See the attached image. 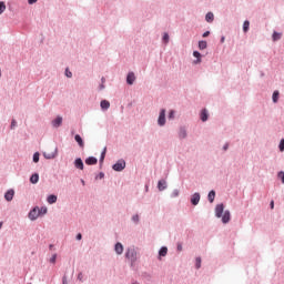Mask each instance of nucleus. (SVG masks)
Segmentation results:
<instances>
[{
  "label": "nucleus",
  "mask_w": 284,
  "mask_h": 284,
  "mask_svg": "<svg viewBox=\"0 0 284 284\" xmlns=\"http://www.w3.org/2000/svg\"><path fill=\"white\" fill-rule=\"evenodd\" d=\"M278 179H281L282 183H284V172L281 171L278 174H277Z\"/></svg>",
  "instance_id": "nucleus-34"
},
{
  "label": "nucleus",
  "mask_w": 284,
  "mask_h": 284,
  "mask_svg": "<svg viewBox=\"0 0 284 284\" xmlns=\"http://www.w3.org/2000/svg\"><path fill=\"white\" fill-rule=\"evenodd\" d=\"M98 162L99 160H97L94 156H90L85 160L87 165H97Z\"/></svg>",
  "instance_id": "nucleus-9"
},
{
  "label": "nucleus",
  "mask_w": 284,
  "mask_h": 284,
  "mask_svg": "<svg viewBox=\"0 0 284 284\" xmlns=\"http://www.w3.org/2000/svg\"><path fill=\"white\" fill-rule=\"evenodd\" d=\"M247 30H250V21H244V23H243V31L244 32H247Z\"/></svg>",
  "instance_id": "nucleus-29"
},
{
  "label": "nucleus",
  "mask_w": 284,
  "mask_h": 284,
  "mask_svg": "<svg viewBox=\"0 0 284 284\" xmlns=\"http://www.w3.org/2000/svg\"><path fill=\"white\" fill-rule=\"evenodd\" d=\"M178 250H180V251H181V250H182V246H181V245H179V246H178Z\"/></svg>",
  "instance_id": "nucleus-54"
},
{
  "label": "nucleus",
  "mask_w": 284,
  "mask_h": 284,
  "mask_svg": "<svg viewBox=\"0 0 284 284\" xmlns=\"http://www.w3.org/2000/svg\"><path fill=\"white\" fill-rule=\"evenodd\" d=\"M159 125H165V109H162L158 120Z\"/></svg>",
  "instance_id": "nucleus-6"
},
{
  "label": "nucleus",
  "mask_w": 284,
  "mask_h": 284,
  "mask_svg": "<svg viewBox=\"0 0 284 284\" xmlns=\"http://www.w3.org/2000/svg\"><path fill=\"white\" fill-rule=\"evenodd\" d=\"M6 12V2L0 1V14H3Z\"/></svg>",
  "instance_id": "nucleus-28"
},
{
  "label": "nucleus",
  "mask_w": 284,
  "mask_h": 284,
  "mask_svg": "<svg viewBox=\"0 0 284 284\" xmlns=\"http://www.w3.org/2000/svg\"><path fill=\"white\" fill-rule=\"evenodd\" d=\"M33 163H39V152L33 154Z\"/></svg>",
  "instance_id": "nucleus-32"
},
{
  "label": "nucleus",
  "mask_w": 284,
  "mask_h": 284,
  "mask_svg": "<svg viewBox=\"0 0 284 284\" xmlns=\"http://www.w3.org/2000/svg\"><path fill=\"white\" fill-rule=\"evenodd\" d=\"M74 139L81 148H85V143H83V139L81 138V135L77 134Z\"/></svg>",
  "instance_id": "nucleus-17"
},
{
  "label": "nucleus",
  "mask_w": 284,
  "mask_h": 284,
  "mask_svg": "<svg viewBox=\"0 0 284 284\" xmlns=\"http://www.w3.org/2000/svg\"><path fill=\"white\" fill-rule=\"evenodd\" d=\"M77 239H78V241H81V239H82L81 233H79V234L77 235Z\"/></svg>",
  "instance_id": "nucleus-47"
},
{
  "label": "nucleus",
  "mask_w": 284,
  "mask_h": 284,
  "mask_svg": "<svg viewBox=\"0 0 284 284\" xmlns=\"http://www.w3.org/2000/svg\"><path fill=\"white\" fill-rule=\"evenodd\" d=\"M40 215H41V211L37 206V207H34L33 210L30 211L29 219H30V221H37Z\"/></svg>",
  "instance_id": "nucleus-2"
},
{
  "label": "nucleus",
  "mask_w": 284,
  "mask_h": 284,
  "mask_svg": "<svg viewBox=\"0 0 284 284\" xmlns=\"http://www.w3.org/2000/svg\"><path fill=\"white\" fill-rule=\"evenodd\" d=\"M273 103H278V91L273 92Z\"/></svg>",
  "instance_id": "nucleus-30"
},
{
  "label": "nucleus",
  "mask_w": 284,
  "mask_h": 284,
  "mask_svg": "<svg viewBox=\"0 0 284 284\" xmlns=\"http://www.w3.org/2000/svg\"><path fill=\"white\" fill-rule=\"evenodd\" d=\"M203 37H204V38H205V37H210V31L204 32V33H203Z\"/></svg>",
  "instance_id": "nucleus-45"
},
{
  "label": "nucleus",
  "mask_w": 284,
  "mask_h": 284,
  "mask_svg": "<svg viewBox=\"0 0 284 284\" xmlns=\"http://www.w3.org/2000/svg\"><path fill=\"white\" fill-rule=\"evenodd\" d=\"M104 159H105V149H104V151L102 152V155H101L100 161L103 162Z\"/></svg>",
  "instance_id": "nucleus-42"
},
{
  "label": "nucleus",
  "mask_w": 284,
  "mask_h": 284,
  "mask_svg": "<svg viewBox=\"0 0 284 284\" xmlns=\"http://www.w3.org/2000/svg\"><path fill=\"white\" fill-rule=\"evenodd\" d=\"M57 154H59V149H57V148H53L52 151L43 152L44 159H57Z\"/></svg>",
  "instance_id": "nucleus-1"
},
{
  "label": "nucleus",
  "mask_w": 284,
  "mask_h": 284,
  "mask_svg": "<svg viewBox=\"0 0 284 284\" xmlns=\"http://www.w3.org/2000/svg\"><path fill=\"white\" fill-rule=\"evenodd\" d=\"M103 88H105V85H103V83L100 85V90H103Z\"/></svg>",
  "instance_id": "nucleus-49"
},
{
  "label": "nucleus",
  "mask_w": 284,
  "mask_h": 284,
  "mask_svg": "<svg viewBox=\"0 0 284 284\" xmlns=\"http://www.w3.org/2000/svg\"><path fill=\"white\" fill-rule=\"evenodd\" d=\"M169 119H174V110L170 111Z\"/></svg>",
  "instance_id": "nucleus-41"
},
{
  "label": "nucleus",
  "mask_w": 284,
  "mask_h": 284,
  "mask_svg": "<svg viewBox=\"0 0 284 284\" xmlns=\"http://www.w3.org/2000/svg\"><path fill=\"white\" fill-rule=\"evenodd\" d=\"M6 201H12L14 199V191L10 190L4 194Z\"/></svg>",
  "instance_id": "nucleus-12"
},
{
  "label": "nucleus",
  "mask_w": 284,
  "mask_h": 284,
  "mask_svg": "<svg viewBox=\"0 0 284 284\" xmlns=\"http://www.w3.org/2000/svg\"><path fill=\"white\" fill-rule=\"evenodd\" d=\"M40 214H48V209L47 207H42L40 210Z\"/></svg>",
  "instance_id": "nucleus-39"
},
{
  "label": "nucleus",
  "mask_w": 284,
  "mask_h": 284,
  "mask_svg": "<svg viewBox=\"0 0 284 284\" xmlns=\"http://www.w3.org/2000/svg\"><path fill=\"white\" fill-rule=\"evenodd\" d=\"M3 227V222H0V230Z\"/></svg>",
  "instance_id": "nucleus-51"
},
{
  "label": "nucleus",
  "mask_w": 284,
  "mask_h": 284,
  "mask_svg": "<svg viewBox=\"0 0 284 284\" xmlns=\"http://www.w3.org/2000/svg\"><path fill=\"white\" fill-rule=\"evenodd\" d=\"M113 170L115 172H123L125 170V160H119L114 165Z\"/></svg>",
  "instance_id": "nucleus-4"
},
{
  "label": "nucleus",
  "mask_w": 284,
  "mask_h": 284,
  "mask_svg": "<svg viewBox=\"0 0 284 284\" xmlns=\"http://www.w3.org/2000/svg\"><path fill=\"white\" fill-rule=\"evenodd\" d=\"M281 37H283V34L275 31V32L273 33V41H278V40H281Z\"/></svg>",
  "instance_id": "nucleus-23"
},
{
  "label": "nucleus",
  "mask_w": 284,
  "mask_h": 284,
  "mask_svg": "<svg viewBox=\"0 0 284 284\" xmlns=\"http://www.w3.org/2000/svg\"><path fill=\"white\" fill-rule=\"evenodd\" d=\"M207 110L203 109L201 112V121L205 122L207 121Z\"/></svg>",
  "instance_id": "nucleus-20"
},
{
  "label": "nucleus",
  "mask_w": 284,
  "mask_h": 284,
  "mask_svg": "<svg viewBox=\"0 0 284 284\" xmlns=\"http://www.w3.org/2000/svg\"><path fill=\"white\" fill-rule=\"evenodd\" d=\"M50 263H57V254H53L50 258Z\"/></svg>",
  "instance_id": "nucleus-38"
},
{
  "label": "nucleus",
  "mask_w": 284,
  "mask_h": 284,
  "mask_svg": "<svg viewBox=\"0 0 284 284\" xmlns=\"http://www.w3.org/2000/svg\"><path fill=\"white\" fill-rule=\"evenodd\" d=\"M173 196H179V191H178V190H175V191L173 192Z\"/></svg>",
  "instance_id": "nucleus-46"
},
{
  "label": "nucleus",
  "mask_w": 284,
  "mask_h": 284,
  "mask_svg": "<svg viewBox=\"0 0 284 284\" xmlns=\"http://www.w3.org/2000/svg\"><path fill=\"white\" fill-rule=\"evenodd\" d=\"M65 77H68V79H72V72H70V70H65Z\"/></svg>",
  "instance_id": "nucleus-36"
},
{
  "label": "nucleus",
  "mask_w": 284,
  "mask_h": 284,
  "mask_svg": "<svg viewBox=\"0 0 284 284\" xmlns=\"http://www.w3.org/2000/svg\"><path fill=\"white\" fill-rule=\"evenodd\" d=\"M125 257L131 261V263H135L136 261V251L134 248H129L125 253Z\"/></svg>",
  "instance_id": "nucleus-3"
},
{
  "label": "nucleus",
  "mask_w": 284,
  "mask_h": 284,
  "mask_svg": "<svg viewBox=\"0 0 284 284\" xmlns=\"http://www.w3.org/2000/svg\"><path fill=\"white\" fill-rule=\"evenodd\" d=\"M47 201L50 205H52V203L57 201V195H49Z\"/></svg>",
  "instance_id": "nucleus-22"
},
{
  "label": "nucleus",
  "mask_w": 284,
  "mask_h": 284,
  "mask_svg": "<svg viewBox=\"0 0 284 284\" xmlns=\"http://www.w3.org/2000/svg\"><path fill=\"white\" fill-rule=\"evenodd\" d=\"M30 183H32L33 185L39 183V173H34L31 175Z\"/></svg>",
  "instance_id": "nucleus-15"
},
{
  "label": "nucleus",
  "mask_w": 284,
  "mask_h": 284,
  "mask_svg": "<svg viewBox=\"0 0 284 284\" xmlns=\"http://www.w3.org/2000/svg\"><path fill=\"white\" fill-rule=\"evenodd\" d=\"M165 187H166L165 180H160L158 183V189L160 190V192H163V190H165Z\"/></svg>",
  "instance_id": "nucleus-16"
},
{
  "label": "nucleus",
  "mask_w": 284,
  "mask_h": 284,
  "mask_svg": "<svg viewBox=\"0 0 284 284\" xmlns=\"http://www.w3.org/2000/svg\"><path fill=\"white\" fill-rule=\"evenodd\" d=\"M230 211H225L224 214L222 215V223H230Z\"/></svg>",
  "instance_id": "nucleus-11"
},
{
  "label": "nucleus",
  "mask_w": 284,
  "mask_h": 284,
  "mask_svg": "<svg viewBox=\"0 0 284 284\" xmlns=\"http://www.w3.org/2000/svg\"><path fill=\"white\" fill-rule=\"evenodd\" d=\"M224 210H225V206H223V204H217L215 207V216H217V219H221V216H223Z\"/></svg>",
  "instance_id": "nucleus-5"
},
{
  "label": "nucleus",
  "mask_w": 284,
  "mask_h": 284,
  "mask_svg": "<svg viewBox=\"0 0 284 284\" xmlns=\"http://www.w3.org/2000/svg\"><path fill=\"white\" fill-rule=\"evenodd\" d=\"M224 41H225V38H222V39H221V42L223 43Z\"/></svg>",
  "instance_id": "nucleus-53"
},
{
  "label": "nucleus",
  "mask_w": 284,
  "mask_h": 284,
  "mask_svg": "<svg viewBox=\"0 0 284 284\" xmlns=\"http://www.w3.org/2000/svg\"><path fill=\"white\" fill-rule=\"evenodd\" d=\"M132 221H133L134 223H139V215H133V216H132Z\"/></svg>",
  "instance_id": "nucleus-40"
},
{
  "label": "nucleus",
  "mask_w": 284,
  "mask_h": 284,
  "mask_svg": "<svg viewBox=\"0 0 284 284\" xmlns=\"http://www.w3.org/2000/svg\"><path fill=\"white\" fill-rule=\"evenodd\" d=\"M280 152H284V139L280 142Z\"/></svg>",
  "instance_id": "nucleus-33"
},
{
  "label": "nucleus",
  "mask_w": 284,
  "mask_h": 284,
  "mask_svg": "<svg viewBox=\"0 0 284 284\" xmlns=\"http://www.w3.org/2000/svg\"><path fill=\"white\" fill-rule=\"evenodd\" d=\"M160 256H166L168 255V247L163 246L160 252H159Z\"/></svg>",
  "instance_id": "nucleus-25"
},
{
  "label": "nucleus",
  "mask_w": 284,
  "mask_h": 284,
  "mask_svg": "<svg viewBox=\"0 0 284 284\" xmlns=\"http://www.w3.org/2000/svg\"><path fill=\"white\" fill-rule=\"evenodd\" d=\"M179 136H180V139H185V136H187V132L185 131V129L180 130Z\"/></svg>",
  "instance_id": "nucleus-24"
},
{
  "label": "nucleus",
  "mask_w": 284,
  "mask_h": 284,
  "mask_svg": "<svg viewBox=\"0 0 284 284\" xmlns=\"http://www.w3.org/2000/svg\"><path fill=\"white\" fill-rule=\"evenodd\" d=\"M163 41H165V43H168V41H170V36L168 33H164Z\"/></svg>",
  "instance_id": "nucleus-35"
},
{
  "label": "nucleus",
  "mask_w": 284,
  "mask_h": 284,
  "mask_svg": "<svg viewBox=\"0 0 284 284\" xmlns=\"http://www.w3.org/2000/svg\"><path fill=\"white\" fill-rule=\"evenodd\" d=\"M78 278L79 281H83V273H79Z\"/></svg>",
  "instance_id": "nucleus-43"
},
{
  "label": "nucleus",
  "mask_w": 284,
  "mask_h": 284,
  "mask_svg": "<svg viewBox=\"0 0 284 284\" xmlns=\"http://www.w3.org/2000/svg\"><path fill=\"white\" fill-rule=\"evenodd\" d=\"M17 128V120L11 121V130H14Z\"/></svg>",
  "instance_id": "nucleus-37"
},
{
  "label": "nucleus",
  "mask_w": 284,
  "mask_h": 284,
  "mask_svg": "<svg viewBox=\"0 0 284 284\" xmlns=\"http://www.w3.org/2000/svg\"><path fill=\"white\" fill-rule=\"evenodd\" d=\"M199 201H201V194L194 193L191 199L192 205H199Z\"/></svg>",
  "instance_id": "nucleus-8"
},
{
  "label": "nucleus",
  "mask_w": 284,
  "mask_h": 284,
  "mask_svg": "<svg viewBox=\"0 0 284 284\" xmlns=\"http://www.w3.org/2000/svg\"><path fill=\"white\" fill-rule=\"evenodd\" d=\"M28 3L32 6V3H37V0H28Z\"/></svg>",
  "instance_id": "nucleus-44"
},
{
  "label": "nucleus",
  "mask_w": 284,
  "mask_h": 284,
  "mask_svg": "<svg viewBox=\"0 0 284 284\" xmlns=\"http://www.w3.org/2000/svg\"><path fill=\"white\" fill-rule=\"evenodd\" d=\"M0 77H1V69H0Z\"/></svg>",
  "instance_id": "nucleus-57"
},
{
  "label": "nucleus",
  "mask_w": 284,
  "mask_h": 284,
  "mask_svg": "<svg viewBox=\"0 0 284 284\" xmlns=\"http://www.w3.org/2000/svg\"><path fill=\"white\" fill-rule=\"evenodd\" d=\"M216 197V192L210 191L209 193V201L210 203H214V199Z\"/></svg>",
  "instance_id": "nucleus-21"
},
{
  "label": "nucleus",
  "mask_w": 284,
  "mask_h": 284,
  "mask_svg": "<svg viewBox=\"0 0 284 284\" xmlns=\"http://www.w3.org/2000/svg\"><path fill=\"white\" fill-rule=\"evenodd\" d=\"M271 210H274V201H271Z\"/></svg>",
  "instance_id": "nucleus-48"
},
{
  "label": "nucleus",
  "mask_w": 284,
  "mask_h": 284,
  "mask_svg": "<svg viewBox=\"0 0 284 284\" xmlns=\"http://www.w3.org/2000/svg\"><path fill=\"white\" fill-rule=\"evenodd\" d=\"M227 148H230V145H229V144H225V145H224V150H227Z\"/></svg>",
  "instance_id": "nucleus-50"
},
{
  "label": "nucleus",
  "mask_w": 284,
  "mask_h": 284,
  "mask_svg": "<svg viewBox=\"0 0 284 284\" xmlns=\"http://www.w3.org/2000/svg\"><path fill=\"white\" fill-rule=\"evenodd\" d=\"M205 21H207V23H212V21H214V13L212 12L206 13Z\"/></svg>",
  "instance_id": "nucleus-19"
},
{
  "label": "nucleus",
  "mask_w": 284,
  "mask_h": 284,
  "mask_svg": "<svg viewBox=\"0 0 284 284\" xmlns=\"http://www.w3.org/2000/svg\"><path fill=\"white\" fill-rule=\"evenodd\" d=\"M100 105H101V109H102V110H109V109H110V101H108V100H102L101 103H100Z\"/></svg>",
  "instance_id": "nucleus-14"
},
{
  "label": "nucleus",
  "mask_w": 284,
  "mask_h": 284,
  "mask_svg": "<svg viewBox=\"0 0 284 284\" xmlns=\"http://www.w3.org/2000/svg\"><path fill=\"white\" fill-rule=\"evenodd\" d=\"M74 165L78 170H83V160H81V158H78L74 162Z\"/></svg>",
  "instance_id": "nucleus-13"
},
{
  "label": "nucleus",
  "mask_w": 284,
  "mask_h": 284,
  "mask_svg": "<svg viewBox=\"0 0 284 284\" xmlns=\"http://www.w3.org/2000/svg\"><path fill=\"white\" fill-rule=\"evenodd\" d=\"M195 267H196V270H200V267H201V257H196Z\"/></svg>",
  "instance_id": "nucleus-31"
},
{
  "label": "nucleus",
  "mask_w": 284,
  "mask_h": 284,
  "mask_svg": "<svg viewBox=\"0 0 284 284\" xmlns=\"http://www.w3.org/2000/svg\"><path fill=\"white\" fill-rule=\"evenodd\" d=\"M61 123H63V118H61V116H58L57 119H54L52 121L53 128H59L61 125Z\"/></svg>",
  "instance_id": "nucleus-10"
},
{
  "label": "nucleus",
  "mask_w": 284,
  "mask_h": 284,
  "mask_svg": "<svg viewBox=\"0 0 284 284\" xmlns=\"http://www.w3.org/2000/svg\"><path fill=\"white\" fill-rule=\"evenodd\" d=\"M101 81H102V83H105V78H102Z\"/></svg>",
  "instance_id": "nucleus-52"
},
{
  "label": "nucleus",
  "mask_w": 284,
  "mask_h": 284,
  "mask_svg": "<svg viewBox=\"0 0 284 284\" xmlns=\"http://www.w3.org/2000/svg\"><path fill=\"white\" fill-rule=\"evenodd\" d=\"M193 57H195V59H197L196 63H201V53L199 51H194Z\"/></svg>",
  "instance_id": "nucleus-27"
},
{
  "label": "nucleus",
  "mask_w": 284,
  "mask_h": 284,
  "mask_svg": "<svg viewBox=\"0 0 284 284\" xmlns=\"http://www.w3.org/2000/svg\"><path fill=\"white\" fill-rule=\"evenodd\" d=\"M49 247H50V250H52L53 245L51 244Z\"/></svg>",
  "instance_id": "nucleus-55"
},
{
  "label": "nucleus",
  "mask_w": 284,
  "mask_h": 284,
  "mask_svg": "<svg viewBox=\"0 0 284 284\" xmlns=\"http://www.w3.org/2000/svg\"><path fill=\"white\" fill-rule=\"evenodd\" d=\"M115 252H116V254H123V244H121V243H116L115 244Z\"/></svg>",
  "instance_id": "nucleus-18"
},
{
  "label": "nucleus",
  "mask_w": 284,
  "mask_h": 284,
  "mask_svg": "<svg viewBox=\"0 0 284 284\" xmlns=\"http://www.w3.org/2000/svg\"><path fill=\"white\" fill-rule=\"evenodd\" d=\"M199 48H200V50H205V48H207V42L206 41H200L199 42Z\"/></svg>",
  "instance_id": "nucleus-26"
},
{
  "label": "nucleus",
  "mask_w": 284,
  "mask_h": 284,
  "mask_svg": "<svg viewBox=\"0 0 284 284\" xmlns=\"http://www.w3.org/2000/svg\"><path fill=\"white\" fill-rule=\"evenodd\" d=\"M134 81H136V77L134 75V72H130L126 77V83L133 85Z\"/></svg>",
  "instance_id": "nucleus-7"
},
{
  "label": "nucleus",
  "mask_w": 284,
  "mask_h": 284,
  "mask_svg": "<svg viewBox=\"0 0 284 284\" xmlns=\"http://www.w3.org/2000/svg\"><path fill=\"white\" fill-rule=\"evenodd\" d=\"M83 185H85V181L82 180Z\"/></svg>",
  "instance_id": "nucleus-56"
}]
</instances>
